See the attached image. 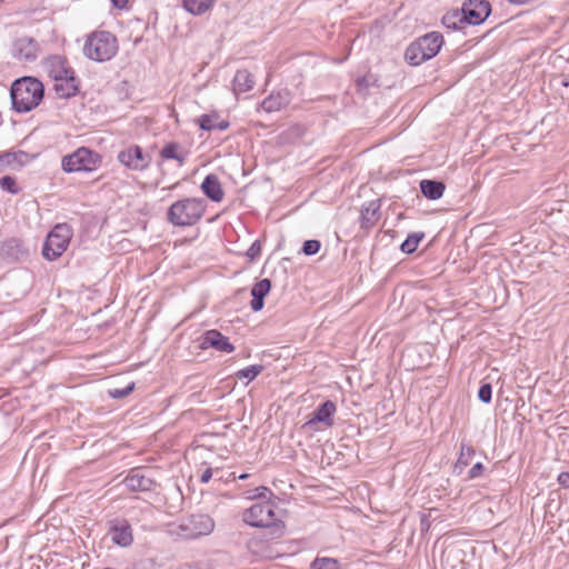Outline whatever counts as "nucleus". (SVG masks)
I'll return each mask as SVG.
<instances>
[{
	"label": "nucleus",
	"instance_id": "nucleus-31",
	"mask_svg": "<svg viewBox=\"0 0 569 569\" xmlns=\"http://www.w3.org/2000/svg\"><path fill=\"white\" fill-rule=\"evenodd\" d=\"M262 369H263V367L261 365L249 366V367L241 369L237 373V376L240 379H248V381H251L262 371Z\"/></svg>",
	"mask_w": 569,
	"mask_h": 569
},
{
	"label": "nucleus",
	"instance_id": "nucleus-13",
	"mask_svg": "<svg viewBox=\"0 0 569 569\" xmlns=\"http://www.w3.org/2000/svg\"><path fill=\"white\" fill-rule=\"evenodd\" d=\"M337 406L331 400L322 402L312 413L311 418L303 425L306 428L315 429L317 423H322L326 428H331L335 423L333 415Z\"/></svg>",
	"mask_w": 569,
	"mask_h": 569
},
{
	"label": "nucleus",
	"instance_id": "nucleus-8",
	"mask_svg": "<svg viewBox=\"0 0 569 569\" xmlns=\"http://www.w3.org/2000/svg\"><path fill=\"white\" fill-rule=\"evenodd\" d=\"M71 229L68 224H57L47 236L42 247V254L47 260H56L68 248L71 239Z\"/></svg>",
	"mask_w": 569,
	"mask_h": 569
},
{
	"label": "nucleus",
	"instance_id": "nucleus-46",
	"mask_svg": "<svg viewBox=\"0 0 569 569\" xmlns=\"http://www.w3.org/2000/svg\"><path fill=\"white\" fill-rule=\"evenodd\" d=\"M248 477H249V475H248V473H242V475H240L238 478H239L240 480H244V479H247Z\"/></svg>",
	"mask_w": 569,
	"mask_h": 569
},
{
	"label": "nucleus",
	"instance_id": "nucleus-9",
	"mask_svg": "<svg viewBox=\"0 0 569 569\" xmlns=\"http://www.w3.org/2000/svg\"><path fill=\"white\" fill-rule=\"evenodd\" d=\"M118 161L126 168L133 171H143L149 168L151 157L143 152L142 148L133 144L121 150L117 157Z\"/></svg>",
	"mask_w": 569,
	"mask_h": 569
},
{
	"label": "nucleus",
	"instance_id": "nucleus-39",
	"mask_svg": "<svg viewBox=\"0 0 569 569\" xmlns=\"http://www.w3.org/2000/svg\"><path fill=\"white\" fill-rule=\"evenodd\" d=\"M558 482L562 487L569 488V472H561L558 477Z\"/></svg>",
	"mask_w": 569,
	"mask_h": 569
},
{
	"label": "nucleus",
	"instance_id": "nucleus-14",
	"mask_svg": "<svg viewBox=\"0 0 569 569\" xmlns=\"http://www.w3.org/2000/svg\"><path fill=\"white\" fill-rule=\"evenodd\" d=\"M38 43L29 37L19 38L12 44V56L19 61H34L38 58Z\"/></svg>",
	"mask_w": 569,
	"mask_h": 569
},
{
	"label": "nucleus",
	"instance_id": "nucleus-33",
	"mask_svg": "<svg viewBox=\"0 0 569 569\" xmlns=\"http://www.w3.org/2000/svg\"><path fill=\"white\" fill-rule=\"evenodd\" d=\"M0 187L12 194L19 193L20 189L17 187V181L11 176H3L0 178Z\"/></svg>",
	"mask_w": 569,
	"mask_h": 569
},
{
	"label": "nucleus",
	"instance_id": "nucleus-30",
	"mask_svg": "<svg viewBox=\"0 0 569 569\" xmlns=\"http://www.w3.org/2000/svg\"><path fill=\"white\" fill-rule=\"evenodd\" d=\"M218 114H202L197 119V123L199 124L200 129L204 131H212L216 130V124L218 120Z\"/></svg>",
	"mask_w": 569,
	"mask_h": 569
},
{
	"label": "nucleus",
	"instance_id": "nucleus-26",
	"mask_svg": "<svg viewBox=\"0 0 569 569\" xmlns=\"http://www.w3.org/2000/svg\"><path fill=\"white\" fill-rule=\"evenodd\" d=\"M1 253L6 257L18 259L23 253L22 242L16 238L6 240L1 246Z\"/></svg>",
	"mask_w": 569,
	"mask_h": 569
},
{
	"label": "nucleus",
	"instance_id": "nucleus-25",
	"mask_svg": "<svg viewBox=\"0 0 569 569\" xmlns=\"http://www.w3.org/2000/svg\"><path fill=\"white\" fill-rule=\"evenodd\" d=\"M216 0H183L184 9L196 16L208 11L214 4Z\"/></svg>",
	"mask_w": 569,
	"mask_h": 569
},
{
	"label": "nucleus",
	"instance_id": "nucleus-3",
	"mask_svg": "<svg viewBox=\"0 0 569 569\" xmlns=\"http://www.w3.org/2000/svg\"><path fill=\"white\" fill-rule=\"evenodd\" d=\"M118 52V40L109 31H94L87 37L83 54L93 61L104 62L112 59Z\"/></svg>",
	"mask_w": 569,
	"mask_h": 569
},
{
	"label": "nucleus",
	"instance_id": "nucleus-20",
	"mask_svg": "<svg viewBox=\"0 0 569 569\" xmlns=\"http://www.w3.org/2000/svg\"><path fill=\"white\" fill-rule=\"evenodd\" d=\"M289 96L287 90L271 93L261 102L260 107L269 113L279 111L289 103Z\"/></svg>",
	"mask_w": 569,
	"mask_h": 569
},
{
	"label": "nucleus",
	"instance_id": "nucleus-34",
	"mask_svg": "<svg viewBox=\"0 0 569 569\" xmlns=\"http://www.w3.org/2000/svg\"><path fill=\"white\" fill-rule=\"evenodd\" d=\"M320 248H321L320 241L316 240V239H311V240H307L303 242L301 251L306 256H313L319 252Z\"/></svg>",
	"mask_w": 569,
	"mask_h": 569
},
{
	"label": "nucleus",
	"instance_id": "nucleus-2",
	"mask_svg": "<svg viewBox=\"0 0 569 569\" xmlns=\"http://www.w3.org/2000/svg\"><path fill=\"white\" fill-rule=\"evenodd\" d=\"M204 211V200L200 198H184L169 207L167 219L176 227L193 226L202 218Z\"/></svg>",
	"mask_w": 569,
	"mask_h": 569
},
{
	"label": "nucleus",
	"instance_id": "nucleus-41",
	"mask_svg": "<svg viewBox=\"0 0 569 569\" xmlns=\"http://www.w3.org/2000/svg\"><path fill=\"white\" fill-rule=\"evenodd\" d=\"M228 128H229V122L228 121H226V120L218 121L217 120L216 129L222 131V130H226Z\"/></svg>",
	"mask_w": 569,
	"mask_h": 569
},
{
	"label": "nucleus",
	"instance_id": "nucleus-36",
	"mask_svg": "<svg viewBox=\"0 0 569 569\" xmlns=\"http://www.w3.org/2000/svg\"><path fill=\"white\" fill-rule=\"evenodd\" d=\"M478 398L483 403H489L492 398V387L490 383H483L478 390Z\"/></svg>",
	"mask_w": 569,
	"mask_h": 569
},
{
	"label": "nucleus",
	"instance_id": "nucleus-15",
	"mask_svg": "<svg viewBox=\"0 0 569 569\" xmlns=\"http://www.w3.org/2000/svg\"><path fill=\"white\" fill-rule=\"evenodd\" d=\"M200 347L202 349L212 348L217 351L226 353H231L234 351V346L229 341V338L216 329H211L204 332Z\"/></svg>",
	"mask_w": 569,
	"mask_h": 569
},
{
	"label": "nucleus",
	"instance_id": "nucleus-22",
	"mask_svg": "<svg viewBox=\"0 0 569 569\" xmlns=\"http://www.w3.org/2000/svg\"><path fill=\"white\" fill-rule=\"evenodd\" d=\"M254 79L248 70H238L233 78V90L236 93H243L251 90Z\"/></svg>",
	"mask_w": 569,
	"mask_h": 569
},
{
	"label": "nucleus",
	"instance_id": "nucleus-17",
	"mask_svg": "<svg viewBox=\"0 0 569 569\" xmlns=\"http://www.w3.org/2000/svg\"><path fill=\"white\" fill-rule=\"evenodd\" d=\"M271 289V281L267 278L261 279L251 288L252 300L250 307L253 311H260L264 305V297Z\"/></svg>",
	"mask_w": 569,
	"mask_h": 569
},
{
	"label": "nucleus",
	"instance_id": "nucleus-42",
	"mask_svg": "<svg viewBox=\"0 0 569 569\" xmlns=\"http://www.w3.org/2000/svg\"><path fill=\"white\" fill-rule=\"evenodd\" d=\"M129 0H112V4L119 9H122L126 7Z\"/></svg>",
	"mask_w": 569,
	"mask_h": 569
},
{
	"label": "nucleus",
	"instance_id": "nucleus-18",
	"mask_svg": "<svg viewBox=\"0 0 569 569\" xmlns=\"http://www.w3.org/2000/svg\"><path fill=\"white\" fill-rule=\"evenodd\" d=\"M53 90L58 98L69 99L78 93L79 81L74 74L69 76L63 80L54 81Z\"/></svg>",
	"mask_w": 569,
	"mask_h": 569
},
{
	"label": "nucleus",
	"instance_id": "nucleus-21",
	"mask_svg": "<svg viewBox=\"0 0 569 569\" xmlns=\"http://www.w3.org/2000/svg\"><path fill=\"white\" fill-rule=\"evenodd\" d=\"M421 193L429 200H437L443 196L446 184L442 181L423 179L420 181Z\"/></svg>",
	"mask_w": 569,
	"mask_h": 569
},
{
	"label": "nucleus",
	"instance_id": "nucleus-29",
	"mask_svg": "<svg viewBox=\"0 0 569 569\" xmlns=\"http://www.w3.org/2000/svg\"><path fill=\"white\" fill-rule=\"evenodd\" d=\"M340 562L336 558L317 557L311 563L310 569H340Z\"/></svg>",
	"mask_w": 569,
	"mask_h": 569
},
{
	"label": "nucleus",
	"instance_id": "nucleus-16",
	"mask_svg": "<svg viewBox=\"0 0 569 569\" xmlns=\"http://www.w3.org/2000/svg\"><path fill=\"white\" fill-rule=\"evenodd\" d=\"M46 69L53 81L63 80L74 74V71L68 66V62L61 56H52L46 62Z\"/></svg>",
	"mask_w": 569,
	"mask_h": 569
},
{
	"label": "nucleus",
	"instance_id": "nucleus-10",
	"mask_svg": "<svg viewBox=\"0 0 569 569\" xmlns=\"http://www.w3.org/2000/svg\"><path fill=\"white\" fill-rule=\"evenodd\" d=\"M107 535L114 545L122 548L129 547L133 542L132 527L126 518L109 520Z\"/></svg>",
	"mask_w": 569,
	"mask_h": 569
},
{
	"label": "nucleus",
	"instance_id": "nucleus-7",
	"mask_svg": "<svg viewBox=\"0 0 569 569\" xmlns=\"http://www.w3.org/2000/svg\"><path fill=\"white\" fill-rule=\"evenodd\" d=\"M213 529V519L208 515L199 513L182 519L176 533L182 539H197L210 535Z\"/></svg>",
	"mask_w": 569,
	"mask_h": 569
},
{
	"label": "nucleus",
	"instance_id": "nucleus-32",
	"mask_svg": "<svg viewBox=\"0 0 569 569\" xmlns=\"http://www.w3.org/2000/svg\"><path fill=\"white\" fill-rule=\"evenodd\" d=\"M249 496H248V499H261L262 501H266V500H271V498L273 497V493L272 491L268 488V487H264V486H260L258 488H254L253 490L249 491Z\"/></svg>",
	"mask_w": 569,
	"mask_h": 569
},
{
	"label": "nucleus",
	"instance_id": "nucleus-43",
	"mask_svg": "<svg viewBox=\"0 0 569 569\" xmlns=\"http://www.w3.org/2000/svg\"><path fill=\"white\" fill-rule=\"evenodd\" d=\"M560 84L562 87H569V74L568 76H562L561 79H560Z\"/></svg>",
	"mask_w": 569,
	"mask_h": 569
},
{
	"label": "nucleus",
	"instance_id": "nucleus-4",
	"mask_svg": "<svg viewBox=\"0 0 569 569\" xmlns=\"http://www.w3.org/2000/svg\"><path fill=\"white\" fill-rule=\"evenodd\" d=\"M443 44L439 32H429L409 44L405 52L406 61L411 66H420L438 54Z\"/></svg>",
	"mask_w": 569,
	"mask_h": 569
},
{
	"label": "nucleus",
	"instance_id": "nucleus-40",
	"mask_svg": "<svg viewBox=\"0 0 569 569\" xmlns=\"http://www.w3.org/2000/svg\"><path fill=\"white\" fill-rule=\"evenodd\" d=\"M212 478V469L211 468H207L202 473H201V477H200V481L202 483H207L210 481V479Z\"/></svg>",
	"mask_w": 569,
	"mask_h": 569
},
{
	"label": "nucleus",
	"instance_id": "nucleus-27",
	"mask_svg": "<svg viewBox=\"0 0 569 569\" xmlns=\"http://www.w3.org/2000/svg\"><path fill=\"white\" fill-rule=\"evenodd\" d=\"M462 11L448 12L442 17V23L446 28L458 30L462 29L466 23L465 19L461 18Z\"/></svg>",
	"mask_w": 569,
	"mask_h": 569
},
{
	"label": "nucleus",
	"instance_id": "nucleus-38",
	"mask_svg": "<svg viewBox=\"0 0 569 569\" xmlns=\"http://www.w3.org/2000/svg\"><path fill=\"white\" fill-rule=\"evenodd\" d=\"M261 247L258 241H254L247 251V256L251 259L257 258L260 254Z\"/></svg>",
	"mask_w": 569,
	"mask_h": 569
},
{
	"label": "nucleus",
	"instance_id": "nucleus-23",
	"mask_svg": "<svg viewBox=\"0 0 569 569\" xmlns=\"http://www.w3.org/2000/svg\"><path fill=\"white\" fill-rule=\"evenodd\" d=\"M160 157L166 160H176L182 164L186 161L187 153L181 150L177 142H169L161 149Z\"/></svg>",
	"mask_w": 569,
	"mask_h": 569
},
{
	"label": "nucleus",
	"instance_id": "nucleus-35",
	"mask_svg": "<svg viewBox=\"0 0 569 569\" xmlns=\"http://www.w3.org/2000/svg\"><path fill=\"white\" fill-rule=\"evenodd\" d=\"M133 389H134V383L131 382L124 388H121V389L114 388V389L109 390V395L113 399H122V398L127 397L128 395H130L133 391Z\"/></svg>",
	"mask_w": 569,
	"mask_h": 569
},
{
	"label": "nucleus",
	"instance_id": "nucleus-24",
	"mask_svg": "<svg viewBox=\"0 0 569 569\" xmlns=\"http://www.w3.org/2000/svg\"><path fill=\"white\" fill-rule=\"evenodd\" d=\"M473 456H475V449L471 446L462 442L460 446V455L455 465V472L460 475L462 472V470L470 463Z\"/></svg>",
	"mask_w": 569,
	"mask_h": 569
},
{
	"label": "nucleus",
	"instance_id": "nucleus-5",
	"mask_svg": "<svg viewBox=\"0 0 569 569\" xmlns=\"http://www.w3.org/2000/svg\"><path fill=\"white\" fill-rule=\"evenodd\" d=\"M101 156L86 147H80L61 159V168L64 172H91L101 164Z\"/></svg>",
	"mask_w": 569,
	"mask_h": 569
},
{
	"label": "nucleus",
	"instance_id": "nucleus-37",
	"mask_svg": "<svg viewBox=\"0 0 569 569\" xmlns=\"http://www.w3.org/2000/svg\"><path fill=\"white\" fill-rule=\"evenodd\" d=\"M483 471H485V466L481 462H477L470 468V470L468 472V478L476 479V478L480 477Z\"/></svg>",
	"mask_w": 569,
	"mask_h": 569
},
{
	"label": "nucleus",
	"instance_id": "nucleus-11",
	"mask_svg": "<svg viewBox=\"0 0 569 569\" xmlns=\"http://www.w3.org/2000/svg\"><path fill=\"white\" fill-rule=\"evenodd\" d=\"M461 11V18L467 24L478 26L488 18L491 6L487 0H467L463 2Z\"/></svg>",
	"mask_w": 569,
	"mask_h": 569
},
{
	"label": "nucleus",
	"instance_id": "nucleus-19",
	"mask_svg": "<svg viewBox=\"0 0 569 569\" xmlns=\"http://www.w3.org/2000/svg\"><path fill=\"white\" fill-rule=\"evenodd\" d=\"M202 192L212 201L220 202L223 199L224 192L221 183L216 174H208L201 183Z\"/></svg>",
	"mask_w": 569,
	"mask_h": 569
},
{
	"label": "nucleus",
	"instance_id": "nucleus-12",
	"mask_svg": "<svg viewBox=\"0 0 569 569\" xmlns=\"http://www.w3.org/2000/svg\"><path fill=\"white\" fill-rule=\"evenodd\" d=\"M150 472L149 469L146 468H136L132 469L128 476L123 479V485L130 491H153L157 487V482L152 477L148 475Z\"/></svg>",
	"mask_w": 569,
	"mask_h": 569
},
{
	"label": "nucleus",
	"instance_id": "nucleus-6",
	"mask_svg": "<svg viewBox=\"0 0 569 569\" xmlns=\"http://www.w3.org/2000/svg\"><path fill=\"white\" fill-rule=\"evenodd\" d=\"M277 505L272 500L259 501L246 509L242 520L256 528L276 527L282 523L276 515Z\"/></svg>",
	"mask_w": 569,
	"mask_h": 569
},
{
	"label": "nucleus",
	"instance_id": "nucleus-44",
	"mask_svg": "<svg viewBox=\"0 0 569 569\" xmlns=\"http://www.w3.org/2000/svg\"><path fill=\"white\" fill-rule=\"evenodd\" d=\"M531 0H508V2H510L512 4H525V3H528Z\"/></svg>",
	"mask_w": 569,
	"mask_h": 569
},
{
	"label": "nucleus",
	"instance_id": "nucleus-28",
	"mask_svg": "<svg viewBox=\"0 0 569 569\" xmlns=\"http://www.w3.org/2000/svg\"><path fill=\"white\" fill-rule=\"evenodd\" d=\"M425 238V233L423 232H412L410 233L407 239L401 243L400 246V249L402 252L405 253H413L418 246H419V242Z\"/></svg>",
	"mask_w": 569,
	"mask_h": 569
},
{
	"label": "nucleus",
	"instance_id": "nucleus-45",
	"mask_svg": "<svg viewBox=\"0 0 569 569\" xmlns=\"http://www.w3.org/2000/svg\"><path fill=\"white\" fill-rule=\"evenodd\" d=\"M179 569H198L197 567H192L190 565H182L179 567Z\"/></svg>",
	"mask_w": 569,
	"mask_h": 569
},
{
	"label": "nucleus",
	"instance_id": "nucleus-1",
	"mask_svg": "<svg viewBox=\"0 0 569 569\" xmlns=\"http://www.w3.org/2000/svg\"><path fill=\"white\" fill-rule=\"evenodd\" d=\"M10 97L12 109L19 113H26L41 103L44 86L34 77H22L12 82Z\"/></svg>",
	"mask_w": 569,
	"mask_h": 569
}]
</instances>
